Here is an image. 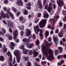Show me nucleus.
Masks as SVG:
<instances>
[{
    "instance_id": "4",
    "label": "nucleus",
    "mask_w": 66,
    "mask_h": 66,
    "mask_svg": "<svg viewBox=\"0 0 66 66\" xmlns=\"http://www.w3.org/2000/svg\"><path fill=\"white\" fill-rule=\"evenodd\" d=\"M13 38L16 43H19V39H17V36L18 35V30H14L13 32Z\"/></svg>"
},
{
    "instance_id": "2",
    "label": "nucleus",
    "mask_w": 66,
    "mask_h": 66,
    "mask_svg": "<svg viewBox=\"0 0 66 66\" xmlns=\"http://www.w3.org/2000/svg\"><path fill=\"white\" fill-rule=\"evenodd\" d=\"M14 54L16 57L17 60V62L19 63L20 62L21 57H20V52L18 50H16L14 52Z\"/></svg>"
},
{
    "instance_id": "5",
    "label": "nucleus",
    "mask_w": 66,
    "mask_h": 66,
    "mask_svg": "<svg viewBox=\"0 0 66 66\" xmlns=\"http://www.w3.org/2000/svg\"><path fill=\"white\" fill-rule=\"evenodd\" d=\"M46 21H47V20L46 19H45L44 20L42 19L39 22V26L41 28H42L45 26Z\"/></svg>"
},
{
    "instance_id": "7",
    "label": "nucleus",
    "mask_w": 66,
    "mask_h": 66,
    "mask_svg": "<svg viewBox=\"0 0 66 66\" xmlns=\"http://www.w3.org/2000/svg\"><path fill=\"white\" fill-rule=\"evenodd\" d=\"M35 32L37 35H38V32H39L40 30V29L39 28V26L38 25H37L36 27H34Z\"/></svg>"
},
{
    "instance_id": "40",
    "label": "nucleus",
    "mask_w": 66,
    "mask_h": 66,
    "mask_svg": "<svg viewBox=\"0 0 66 66\" xmlns=\"http://www.w3.org/2000/svg\"><path fill=\"white\" fill-rule=\"evenodd\" d=\"M8 38L9 40H12V36H8Z\"/></svg>"
},
{
    "instance_id": "12",
    "label": "nucleus",
    "mask_w": 66,
    "mask_h": 66,
    "mask_svg": "<svg viewBox=\"0 0 66 66\" xmlns=\"http://www.w3.org/2000/svg\"><path fill=\"white\" fill-rule=\"evenodd\" d=\"M38 6L39 7V9H40V11H42V9H43V7H42V4L40 0H39L38 2Z\"/></svg>"
},
{
    "instance_id": "28",
    "label": "nucleus",
    "mask_w": 66,
    "mask_h": 66,
    "mask_svg": "<svg viewBox=\"0 0 66 66\" xmlns=\"http://www.w3.org/2000/svg\"><path fill=\"white\" fill-rule=\"evenodd\" d=\"M22 42L24 43H27L28 42V39L26 38H25L22 40Z\"/></svg>"
},
{
    "instance_id": "58",
    "label": "nucleus",
    "mask_w": 66,
    "mask_h": 66,
    "mask_svg": "<svg viewBox=\"0 0 66 66\" xmlns=\"http://www.w3.org/2000/svg\"><path fill=\"white\" fill-rule=\"evenodd\" d=\"M47 7H48V4H47L45 6V10H47Z\"/></svg>"
},
{
    "instance_id": "24",
    "label": "nucleus",
    "mask_w": 66,
    "mask_h": 66,
    "mask_svg": "<svg viewBox=\"0 0 66 66\" xmlns=\"http://www.w3.org/2000/svg\"><path fill=\"white\" fill-rule=\"evenodd\" d=\"M18 27L19 28V29L21 30L24 29V25H21L20 27L19 26H18Z\"/></svg>"
},
{
    "instance_id": "51",
    "label": "nucleus",
    "mask_w": 66,
    "mask_h": 66,
    "mask_svg": "<svg viewBox=\"0 0 66 66\" xmlns=\"http://www.w3.org/2000/svg\"><path fill=\"white\" fill-rule=\"evenodd\" d=\"M59 32V29H57L55 31V33H56V34L58 33Z\"/></svg>"
},
{
    "instance_id": "19",
    "label": "nucleus",
    "mask_w": 66,
    "mask_h": 66,
    "mask_svg": "<svg viewBox=\"0 0 66 66\" xmlns=\"http://www.w3.org/2000/svg\"><path fill=\"white\" fill-rule=\"evenodd\" d=\"M33 45H34L33 43L29 44L27 45V47L28 48L31 49V48H32V47H33Z\"/></svg>"
},
{
    "instance_id": "33",
    "label": "nucleus",
    "mask_w": 66,
    "mask_h": 66,
    "mask_svg": "<svg viewBox=\"0 0 66 66\" xmlns=\"http://www.w3.org/2000/svg\"><path fill=\"white\" fill-rule=\"evenodd\" d=\"M49 31H46L45 32V35L46 36V37H47L48 35H49Z\"/></svg>"
},
{
    "instance_id": "47",
    "label": "nucleus",
    "mask_w": 66,
    "mask_h": 66,
    "mask_svg": "<svg viewBox=\"0 0 66 66\" xmlns=\"http://www.w3.org/2000/svg\"><path fill=\"white\" fill-rule=\"evenodd\" d=\"M22 21V23H25V22H26V20L25 19H23Z\"/></svg>"
},
{
    "instance_id": "56",
    "label": "nucleus",
    "mask_w": 66,
    "mask_h": 66,
    "mask_svg": "<svg viewBox=\"0 0 66 66\" xmlns=\"http://www.w3.org/2000/svg\"><path fill=\"white\" fill-rule=\"evenodd\" d=\"M60 44L61 45H62V44H63V42L61 40L60 41Z\"/></svg>"
},
{
    "instance_id": "39",
    "label": "nucleus",
    "mask_w": 66,
    "mask_h": 66,
    "mask_svg": "<svg viewBox=\"0 0 66 66\" xmlns=\"http://www.w3.org/2000/svg\"><path fill=\"white\" fill-rule=\"evenodd\" d=\"M27 66H31V63L29 61L27 62Z\"/></svg>"
},
{
    "instance_id": "45",
    "label": "nucleus",
    "mask_w": 66,
    "mask_h": 66,
    "mask_svg": "<svg viewBox=\"0 0 66 66\" xmlns=\"http://www.w3.org/2000/svg\"><path fill=\"white\" fill-rule=\"evenodd\" d=\"M57 65L58 66H61V65H62V63L61 62H59L57 63Z\"/></svg>"
},
{
    "instance_id": "49",
    "label": "nucleus",
    "mask_w": 66,
    "mask_h": 66,
    "mask_svg": "<svg viewBox=\"0 0 66 66\" xmlns=\"http://www.w3.org/2000/svg\"><path fill=\"white\" fill-rule=\"evenodd\" d=\"M9 30L10 33H13V31H12V29H11V28H10L9 29Z\"/></svg>"
},
{
    "instance_id": "6",
    "label": "nucleus",
    "mask_w": 66,
    "mask_h": 66,
    "mask_svg": "<svg viewBox=\"0 0 66 66\" xmlns=\"http://www.w3.org/2000/svg\"><path fill=\"white\" fill-rule=\"evenodd\" d=\"M0 14L2 15L3 18H8V19L10 18V16L9 15L7 14H6V15H5V14H4V11H2L0 13Z\"/></svg>"
},
{
    "instance_id": "36",
    "label": "nucleus",
    "mask_w": 66,
    "mask_h": 66,
    "mask_svg": "<svg viewBox=\"0 0 66 66\" xmlns=\"http://www.w3.org/2000/svg\"><path fill=\"white\" fill-rule=\"evenodd\" d=\"M39 18H36L35 20L34 21L35 23H37V22H38V21H39Z\"/></svg>"
},
{
    "instance_id": "10",
    "label": "nucleus",
    "mask_w": 66,
    "mask_h": 66,
    "mask_svg": "<svg viewBox=\"0 0 66 66\" xmlns=\"http://www.w3.org/2000/svg\"><path fill=\"white\" fill-rule=\"evenodd\" d=\"M6 54L7 55L9 56H10L9 59V61H12V54L9 51L8 52L6 53Z\"/></svg>"
},
{
    "instance_id": "44",
    "label": "nucleus",
    "mask_w": 66,
    "mask_h": 66,
    "mask_svg": "<svg viewBox=\"0 0 66 66\" xmlns=\"http://www.w3.org/2000/svg\"><path fill=\"white\" fill-rule=\"evenodd\" d=\"M23 19V17L22 16H20L19 17V20L20 21H22V20Z\"/></svg>"
},
{
    "instance_id": "32",
    "label": "nucleus",
    "mask_w": 66,
    "mask_h": 66,
    "mask_svg": "<svg viewBox=\"0 0 66 66\" xmlns=\"http://www.w3.org/2000/svg\"><path fill=\"white\" fill-rule=\"evenodd\" d=\"M62 14L64 16H66V11L63 10Z\"/></svg>"
},
{
    "instance_id": "64",
    "label": "nucleus",
    "mask_w": 66,
    "mask_h": 66,
    "mask_svg": "<svg viewBox=\"0 0 66 66\" xmlns=\"http://www.w3.org/2000/svg\"><path fill=\"white\" fill-rule=\"evenodd\" d=\"M2 21L4 23V24H7L6 22V21H5L3 20Z\"/></svg>"
},
{
    "instance_id": "42",
    "label": "nucleus",
    "mask_w": 66,
    "mask_h": 66,
    "mask_svg": "<svg viewBox=\"0 0 66 66\" xmlns=\"http://www.w3.org/2000/svg\"><path fill=\"white\" fill-rule=\"evenodd\" d=\"M36 45H39V40H37L36 42Z\"/></svg>"
},
{
    "instance_id": "46",
    "label": "nucleus",
    "mask_w": 66,
    "mask_h": 66,
    "mask_svg": "<svg viewBox=\"0 0 66 66\" xmlns=\"http://www.w3.org/2000/svg\"><path fill=\"white\" fill-rule=\"evenodd\" d=\"M47 63V62L46 61H43L41 62L42 65H44V64H45Z\"/></svg>"
},
{
    "instance_id": "50",
    "label": "nucleus",
    "mask_w": 66,
    "mask_h": 66,
    "mask_svg": "<svg viewBox=\"0 0 66 66\" xmlns=\"http://www.w3.org/2000/svg\"><path fill=\"white\" fill-rule=\"evenodd\" d=\"M21 13L20 12H18L16 13L17 17H18L19 15Z\"/></svg>"
},
{
    "instance_id": "37",
    "label": "nucleus",
    "mask_w": 66,
    "mask_h": 66,
    "mask_svg": "<svg viewBox=\"0 0 66 66\" xmlns=\"http://www.w3.org/2000/svg\"><path fill=\"white\" fill-rule=\"evenodd\" d=\"M39 36L40 37H42V38H41V39H43V33H39Z\"/></svg>"
},
{
    "instance_id": "3",
    "label": "nucleus",
    "mask_w": 66,
    "mask_h": 66,
    "mask_svg": "<svg viewBox=\"0 0 66 66\" xmlns=\"http://www.w3.org/2000/svg\"><path fill=\"white\" fill-rule=\"evenodd\" d=\"M24 46L23 45H22L20 46V48L22 49H23V54H27L28 52H29V55H31L32 53V50H30L29 51V50H27V49H25V52H24Z\"/></svg>"
},
{
    "instance_id": "52",
    "label": "nucleus",
    "mask_w": 66,
    "mask_h": 66,
    "mask_svg": "<svg viewBox=\"0 0 66 66\" xmlns=\"http://www.w3.org/2000/svg\"><path fill=\"white\" fill-rule=\"evenodd\" d=\"M23 31H22L20 32V35L21 36H22L23 35Z\"/></svg>"
},
{
    "instance_id": "34",
    "label": "nucleus",
    "mask_w": 66,
    "mask_h": 66,
    "mask_svg": "<svg viewBox=\"0 0 66 66\" xmlns=\"http://www.w3.org/2000/svg\"><path fill=\"white\" fill-rule=\"evenodd\" d=\"M41 14L40 13H38L37 14V17L38 18H39L40 17H41Z\"/></svg>"
},
{
    "instance_id": "63",
    "label": "nucleus",
    "mask_w": 66,
    "mask_h": 66,
    "mask_svg": "<svg viewBox=\"0 0 66 66\" xmlns=\"http://www.w3.org/2000/svg\"><path fill=\"white\" fill-rule=\"evenodd\" d=\"M35 66H41L40 65L37 64V63H35Z\"/></svg>"
},
{
    "instance_id": "31",
    "label": "nucleus",
    "mask_w": 66,
    "mask_h": 66,
    "mask_svg": "<svg viewBox=\"0 0 66 66\" xmlns=\"http://www.w3.org/2000/svg\"><path fill=\"white\" fill-rule=\"evenodd\" d=\"M66 27V24H64L63 26V28L62 29V30L64 31V32L65 31V29H66L65 28Z\"/></svg>"
},
{
    "instance_id": "61",
    "label": "nucleus",
    "mask_w": 66,
    "mask_h": 66,
    "mask_svg": "<svg viewBox=\"0 0 66 66\" xmlns=\"http://www.w3.org/2000/svg\"><path fill=\"white\" fill-rule=\"evenodd\" d=\"M38 57L40 59H41L42 58V55L41 54H39V55L38 56Z\"/></svg>"
},
{
    "instance_id": "15",
    "label": "nucleus",
    "mask_w": 66,
    "mask_h": 66,
    "mask_svg": "<svg viewBox=\"0 0 66 66\" xmlns=\"http://www.w3.org/2000/svg\"><path fill=\"white\" fill-rule=\"evenodd\" d=\"M2 31H0V34L2 35H4V34L6 33V30L3 28L2 29Z\"/></svg>"
},
{
    "instance_id": "43",
    "label": "nucleus",
    "mask_w": 66,
    "mask_h": 66,
    "mask_svg": "<svg viewBox=\"0 0 66 66\" xmlns=\"http://www.w3.org/2000/svg\"><path fill=\"white\" fill-rule=\"evenodd\" d=\"M48 42H51V40H52V38H51V37H50L48 38Z\"/></svg>"
},
{
    "instance_id": "9",
    "label": "nucleus",
    "mask_w": 66,
    "mask_h": 66,
    "mask_svg": "<svg viewBox=\"0 0 66 66\" xmlns=\"http://www.w3.org/2000/svg\"><path fill=\"white\" fill-rule=\"evenodd\" d=\"M56 2L59 6H60L63 5L64 4V2L62 0H58Z\"/></svg>"
},
{
    "instance_id": "62",
    "label": "nucleus",
    "mask_w": 66,
    "mask_h": 66,
    "mask_svg": "<svg viewBox=\"0 0 66 66\" xmlns=\"http://www.w3.org/2000/svg\"><path fill=\"white\" fill-rule=\"evenodd\" d=\"M66 20V16L64 18V19H63V21L64 22H65Z\"/></svg>"
},
{
    "instance_id": "55",
    "label": "nucleus",
    "mask_w": 66,
    "mask_h": 66,
    "mask_svg": "<svg viewBox=\"0 0 66 66\" xmlns=\"http://www.w3.org/2000/svg\"><path fill=\"white\" fill-rule=\"evenodd\" d=\"M14 61L13 62V64H14L15 63V57H14Z\"/></svg>"
},
{
    "instance_id": "41",
    "label": "nucleus",
    "mask_w": 66,
    "mask_h": 66,
    "mask_svg": "<svg viewBox=\"0 0 66 66\" xmlns=\"http://www.w3.org/2000/svg\"><path fill=\"white\" fill-rule=\"evenodd\" d=\"M4 3L6 4H8V1L7 0H5L4 1Z\"/></svg>"
},
{
    "instance_id": "22",
    "label": "nucleus",
    "mask_w": 66,
    "mask_h": 66,
    "mask_svg": "<svg viewBox=\"0 0 66 66\" xmlns=\"http://www.w3.org/2000/svg\"><path fill=\"white\" fill-rule=\"evenodd\" d=\"M3 50H4V52H6L7 51V48H6V47H5V46L4 45L3 46Z\"/></svg>"
},
{
    "instance_id": "59",
    "label": "nucleus",
    "mask_w": 66,
    "mask_h": 66,
    "mask_svg": "<svg viewBox=\"0 0 66 66\" xmlns=\"http://www.w3.org/2000/svg\"><path fill=\"white\" fill-rule=\"evenodd\" d=\"M0 40L1 42H3L4 41V39L0 37Z\"/></svg>"
},
{
    "instance_id": "17",
    "label": "nucleus",
    "mask_w": 66,
    "mask_h": 66,
    "mask_svg": "<svg viewBox=\"0 0 66 66\" xmlns=\"http://www.w3.org/2000/svg\"><path fill=\"white\" fill-rule=\"evenodd\" d=\"M14 44L13 42H11L10 43V45L9 47L11 50H13L14 48Z\"/></svg>"
},
{
    "instance_id": "20",
    "label": "nucleus",
    "mask_w": 66,
    "mask_h": 66,
    "mask_svg": "<svg viewBox=\"0 0 66 66\" xmlns=\"http://www.w3.org/2000/svg\"><path fill=\"white\" fill-rule=\"evenodd\" d=\"M8 24V27H11V28H13V23H12L10 21H9V22H7Z\"/></svg>"
},
{
    "instance_id": "48",
    "label": "nucleus",
    "mask_w": 66,
    "mask_h": 66,
    "mask_svg": "<svg viewBox=\"0 0 66 66\" xmlns=\"http://www.w3.org/2000/svg\"><path fill=\"white\" fill-rule=\"evenodd\" d=\"M26 8L27 9H28V10H30L31 9V8L30 7L27 6H26Z\"/></svg>"
},
{
    "instance_id": "29",
    "label": "nucleus",
    "mask_w": 66,
    "mask_h": 66,
    "mask_svg": "<svg viewBox=\"0 0 66 66\" xmlns=\"http://www.w3.org/2000/svg\"><path fill=\"white\" fill-rule=\"evenodd\" d=\"M24 14L25 15H28V11H27V10H25L23 12Z\"/></svg>"
},
{
    "instance_id": "11",
    "label": "nucleus",
    "mask_w": 66,
    "mask_h": 66,
    "mask_svg": "<svg viewBox=\"0 0 66 66\" xmlns=\"http://www.w3.org/2000/svg\"><path fill=\"white\" fill-rule=\"evenodd\" d=\"M16 4L18 6H22L23 5V2L21 0H18Z\"/></svg>"
},
{
    "instance_id": "14",
    "label": "nucleus",
    "mask_w": 66,
    "mask_h": 66,
    "mask_svg": "<svg viewBox=\"0 0 66 66\" xmlns=\"http://www.w3.org/2000/svg\"><path fill=\"white\" fill-rule=\"evenodd\" d=\"M49 20L50 21V22H51V24H52V22H53L52 27L51 28V29L52 30H53V29H54V27H53V26L54 25V24L55 21L53 20L52 21V19H50Z\"/></svg>"
},
{
    "instance_id": "35",
    "label": "nucleus",
    "mask_w": 66,
    "mask_h": 66,
    "mask_svg": "<svg viewBox=\"0 0 66 66\" xmlns=\"http://www.w3.org/2000/svg\"><path fill=\"white\" fill-rule=\"evenodd\" d=\"M55 52V55H57V54L59 53V52H58V50H55L54 51Z\"/></svg>"
},
{
    "instance_id": "16",
    "label": "nucleus",
    "mask_w": 66,
    "mask_h": 66,
    "mask_svg": "<svg viewBox=\"0 0 66 66\" xmlns=\"http://www.w3.org/2000/svg\"><path fill=\"white\" fill-rule=\"evenodd\" d=\"M27 32L26 33V36H28L31 35V31L29 29H26Z\"/></svg>"
},
{
    "instance_id": "60",
    "label": "nucleus",
    "mask_w": 66,
    "mask_h": 66,
    "mask_svg": "<svg viewBox=\"0 0 66 66\" xmlns=\"http://www.w3.org/2000/svg\"><path fill=\"white\" fill-rule=\"evenodd\" d=\"M33 38L34 39H35V38H36V36H35V35H33Z\"/></svg>"
},
{
    "instance_id": "13",
    "label": "nucleus",
    "mask_w": 66,
    "mask_h": 66,
    "mask_svg": "<svg viewBox=\"0 0 66 66\" xmlns=\"http://www.w3.org/2000/svg\"><path fill=\"white\" fill-rule=\"evenodd\" d=\"M52 5V3H50L49 4V6L47 10L48 12L50 13V12H51V11H52V7H53Z\"/></svg>"
},
{
    "instance_id": "30",
    "label": "nucleus",
    "mask_w": 66,
    "mask_h": 66,
    "mask_svg": "<svg viewBox=\"0 0 66 66\" xmlns=\"http://www.w3.org/2000/svg\"><path fill=\"white\" fill-rule=\"evenodd\" d=\"M12 10L14 12H17V10L14 7H12Z\"/></svg>"
},
{
    "instance_id": "8",
    "label": "nucleus",
    "mask_w": 66,
    "mask_h": 66,
    "mask_svg": "<svg viewBox=\"0 0 66 66\" xmlns=\"http://www.w3.org/2000/svg\"><path fill=\"white\" fill-rule=\"evenodd\" d=\"M53 37L54 42L55 44L56 45H57L58 43L56 42H59V41L57 36L56 35H55V37L53 36Z\"/></svg>"
},
{
    "instance_id": "21",
    "label": "nucleus",
    "mask_w": 66,
    "mask_h": 66,
    "mask_svg": "<svg viewBox=\"0 0 66 66\" xmlns=\"http://www.w3.org/2000/svg\"><path fill=\"white\" fill-rule=\"evenodd\" d=\"M33 54L34 55V57H36L37 55H38V53L36 51H34L33 52Z\"/></svg>"
},
{
    "instance_id": "53",
    "label": "nucleus",
    "mask_w": 66,
    "mask_h": 66,
    "mask_svg": "<svg viewBox=\"0 0 66 66\" xmlns=\"http://www.w3.org/2000/svg\"><path fill=\"white\" fill-rule=\"evenodd\" d=\"M26 5L27 6H31L32 4H31V3H27L26 4Z\"/></svg>"
},
{
    "instance_id": "18",
    "label": "nucleus",
    "mask_w": 66,
    "mask_h": 66,
    "mask_svg": "<svg viewBox=\"0 0 66 66\" xmlns=\"http://www.w3.org/2000/svg\"><path fill=\"white\" fill-rule=\"evenodd\" d=\"M10 10H11L10 8H9V9H8L7 10V13H8V14H9L11 17H14V15H13L11 12H10Z\"/></svg>"
},
{
    "instance_id": "1",
    "label": "nucleus",
    "mask_w": 66,
    "mask_h": 66,
    "mask_svg": "<svg viewBox=\"0 0 66 66\" xmlns=\"http://www.w3.org/2000/svg\"><path fill=\"white\" fill-rule=\"evenodd\" d=\"M44 42L45 43L46 46L47 48H46L45 45H43L42 48V53L48 57V60H53L54 59L53 53L52 52V50L48 48H50V46H51V44L48 43V41L45 40H44Z\"/></svg>"
},
{
    "instance_id": "54",
    "label": "nucleus",
    "mask_w": 66,
    "mask_h": 66,
    "mask_svg": "<svg viewBox=\"0 0 66 66\" xmlns=\"http://www.w3.org/2000/svg\"><path fill=\"white\" fill-rule=\"evenodd\" d=\"M3 9L4 11H6V10H7V8L6 7H4L3 8Z\"/></svg>"
},
{
    "instance_id": "26",
    "label": "nucleus",
    "mask_w": 66,
    "mask_h": 66,
    "mask_svg": "<svg viewBox=\"0 0 66 66\" xmlns=\"http://www.w3.org/2000/svg\"><path fill=\"white\" fill-rule=\"evenodd\" d=\"M63 31H61L58 34V35L59 37H63Z\"/></svg>"
},
{
    "instance_id": "27",
    "label": "nucleus",
    "mask_w": 66,
    "mask_h": 66,
    "mask_svg": "<svg viewBox=\"0 0 66 66\" xmlns=\"http://www.w3.org/2000/svg\"><path fill=\"white\" fill-rule=\"evenodd\" d=\"M0 60L1 61H4V58L3 56H0Z\"/></svg>"
},
{
    "instance_id": "38",
    "label": "nucleus",
    "mask_w": 66,
    "mask_h": 66,
    "mask_svg": "<svg viewBox=\"0 0 66 66\" xmlns=\"http://www.w3.org/2000/svg\"><path fill=\"white\" fill-rule=\"evenodd\" d=\"M59 27L60 28H61L63 26V23L62 22H60L59 23Z\"/></svg>"
},
{
    "instance_id": "57",
    "label": "nucleus",
    "mask_w": 66,
    "mask_h": 66,
    "mask_svg": "<svg viewBox=\"0 0 66 66\" xmlns=\"http://www.w3.org/2000/svg\"><path fill=\"white\" fill-rule=\"evenodd\" d=\"M40 32L41 33H42L43 32V29H40Z\"/></svg>"
},
{
    "instance_id": "25",
    "label": "nucleus",
    "mask_w": 66,
    "mask_h": 66,
    "mask_svg": "<svg viewBox=\"0 0 66 66\" xmlns=\"http://www.w3.org/2000/svg\"><path fill=\"white\" fill-rule=\"evenodd\" d=\"M44 18H48L49 17V15L48 14L46 13L45 12L44 14Z\"/></svg>"
},
{
    "instance_id": "23",
    "label": "nucleus",
    "mask_w": 66,
    "mask_h": 66,
    "mask_svg": "<svg viewBox=\"0 0 66 66\" xmlns=\"http://www.w3.org/2000/svg\"><path fill=\"white\" fill-rule=\"evenodd\" d=\"M58 50L59 51V53H62L63 51L62 48L61 47H58L57 48Z\"/></svg>"
}]
</instances>
